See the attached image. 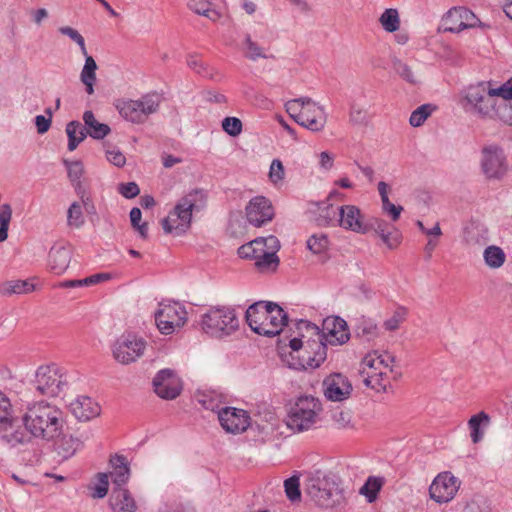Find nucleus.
I'll return each instance as SVG.
<instances>
[{"mask_svg": "<svg viewBox=\"0 0 512 512\" xmlns=\"http://www.w3.org/2000/svg\"><path fill=\"white\" fill-rule=\"evenodd\" d=\"M22 423L32 436L49 441L60 435L64 425L63 413L56 406L41 401L28 408Z\"/></svg>", "mask_w": 512, "mask_h": 512, "instance_id": "obj_1", "label": "nucleus"}, {"mask_svg": "<svg viewBox=\"0 0 512 512\" xmlns=\"http://www.w3.org/2000/svg\"><path fill=\"white\" fill-rule=\"evenodd\" d=\"M246 321L257 334L274 337L279 335L288 323V314L277 303L259 301L246 310Z\"/></svg>", "mask_w": 512, "mask_h": 512, "instance_id": "obj_2", "label": "nucleus"}, {"mask_svg": "<svg viewBox=\"0 0 512 512\" xmlns=\"http://www.w3.org/2000/svg\"><path fill=\"white\" fill-rule=\"evenodd\" d=\"M304 492L310 501L321 508H334L344 500L339 478L320 470L307 474Z\"/></svg>", "mask_w": 512, "mask_h": 512, "instance_id": "obj_3", "label": "nucleus"}, {"mask_svg": "<svg viewBox=\"0 0 512 512\" xmlns=\"http://www.w3.org/2000/svg\"><path fill=\"white\" fill-rule=\"evenodd\" d=\"M350 338V333L345 320L338 316L327 317L323 320L320 330V341H310L314 355L304 358L309 368H317L327 357V345H343Z\"/></svg>", "mask_w": 512, "mask_h": 512, "instance_id": "obj_4", "label": "nucleus"}, {"mask_svg": "<svg viewBox=\"0 0 512 512\" xmlns=\"http://www.w3.org/2000/svg\"><path fill=\"white\" fill-rule=\"evenodd\" d=\"M207 202L203 189H193L179 199L173 211L162 220V228L166 234L173 231L179 235L186 232L191 224L192 213L202 210Z\"/></svg>", "mask_w": 512, "mask_h": 512, "instance_id": "obj_5", "label": "nucleus"}, {"mask_svg": "<svg viewBox=\"0 0 512 512\" xmlns=\"http://www.w3.org/2000/svg\"><path fill=\"white\" fill-rule=\"evenodd\" d=\"M490 86L491 82H479L476 85H470L465 90L463 107L480 118L502 119L500 109L502 107L507 108V103L499 102L494 98L493 94L490 93Z\"/></svg>", "mask_w": 512, "mask_h": 512, "instance_id": "obj_6", "label": "nucleus"}, {"mask_svg": "<svg viewBox=\"0 0 512 512\" xmlns=\"http://www.w3.org/2000/svg\"><path fill=\"white\" fill-rule=\"evenodd\" d=\"M285 108L297 124L312 132H320L324 129L327 121L325 110L310 97L289 100Z\"/></svg>", "mask_w": 512, "mask_h": 512, "instance_id": "obj_7", "label": "nucleus"}, {"mask_svg": "<svg viewBox=\"0 0 512 512\" xmlns=\"http://www.w3.org/2000/svg\"><path fill=\"white\" fill-rule=\"evenodd\" d=\"M323 411L321 401L313 396H300L290 406L287 417V426L295 432L311 429L318 421Z\"/></svg>", "mask_w": 512, "mask_h": 512, "instance_id": "obj_8", "label": "nucleus"}, {"mask_svg": "<svg viewBox=\"0 0 512 512\" xmlns=\"http://www.w3.org/2000/svg\"><path fill=\"white\" fill-rule=\"evenodd\" d=\"M201 327L205 333L221 338L234 333L239 327V320L230 307H212L202 316Z\"/></svg>", "mask_w": 512, "mask_h": 512, "instance_id": "obj_9", "label": "nucleus"}, {"mask_svg": "<svg viewBox=\"0 0 512 512\" xmlns=\"http://www.w3.org/2000/svg\"><path fill=\"white\" fill-rule=\"evenodd\" d=\"M31 384L39 395L57 397L67 387L68 380L56 364H47L37 368Z\"/></svg>", "mask_w": 512, "mask_h": 512, "instance_id": "obj_10", "label": "nucleus"}, {"mask_svg": "<svg viewBox=\"0 0 512 512\" xmlns=\"http://www.w3.org/2000/svg\"><path fill=\"white\" fill-rule=\"evenodd\" d=\"M161 96L157 93H148L138 100H121L116 108L126 121L140 124L144 123L151 114L158 111Z\"/></svg>", "mask_w": 512, "mask_h": 512, "instance_id": "obj_11", "label": "nucleus"}, {"mask_svg": "<svg viewBox=\"0 0 512 512\" xmlns=\"http://www.w3.org/2000/svg\"><path fill=\"white\" fill-rule=\"evenodd\" d=\"M146 341L135 334H122L112 346L113 358L120 364L129 365L143 356Z\"/></svg>", "mask_w": 512, "mask_h": 512, "instance_id": "obj_12", "label": "nucleus"}, {"mask_svg": "<svg viewBox=\"0 0 512 512\" xmlns=\"http://www.w3.org/2000/svg\"><path fill=\"white\" fill-rule=\"evenodd\" d=\"M186 315L185 308L178 303L160 304V309L155 312V322L162 334L169 335L186 323Z\"/></svg>", "mask_w": 512, "mask_h": 512, "instance_id": "obj_13", "label": "nucleus"}, {"mask_svg": "<svg viewBox=\"0 0 512 512\" xmlns=\"http://www.w3.org/2000/svg\"><path fill=\"white\" fill-rule=\"evenodd\" d=\"M482 171L487 178L500 179L507 172L506 156L502 148L489 145L482 149Z\"/></svg>", "mask_w": 512, "mask_h": 512, "instance_id": "obj_14", "label": "nucleus"}, {"mask_svg": "<svg viewBox=\"0 0 512 512\" xmlns=\"http://www.w3.org/2000/svg\"><path fill=\"white\" fill-rule=\"evenodd\" d=\"M460 487V481L451 472L439 473L429 487L430 498L442 504L451 501Z\"/></svg>", "mask_w": 512, "mask_h": 512, "instance_id": "obj_15", "label": "nucleus"}, {"mask_svg": "<svg viewBox=\"0 0 512 512\" xmlns=\"http://www.w3.org/2000/svg\"><path fill=\"white\" fill-rule=\"evenodd\" d=\"M152 384L157 396L165 400L177 398L183 389L181 379L171 369L160 370L153 378Z\"/></svg>", "mask_w": 512, "mask_h": 512, "instance_id": "obj_16", "label": "nucleus"}, {"mask_svg": "<svg viewBox=\"0 0 512 512\" xmlns=\"http://www.w3.org/2000/svg\"><path fill=\"white\" fill-rule=\"evenodd\" d=\"M245 214L251 225L261 227L273 219L275 212L269 199L264 196H256L246 205Z\"/></svg>", "mask_w": 512, "mask_h": 512, "instance_id": "obj_17", "label": "nucleus"}, {"mask_svg": "<svg viewBox=\"0 0 512 512\" xmlns=\"http://www.w3.org/2000/svg\"><path fill=\"white\" fill-rule=\"evenodd\" d=\"M478 19L472 11L464 7L450 9L443 18L444 30L459 33L464 29L477 25Z\"/></svg>", "mask_w": 512, "mask_h": 512, "instance_id": "obj_18", "label": "nucleus"}, {"mask_svg": "<svg viewBox=\"0 0 512 512\" xmlns=\"http://www.w3.org/2000/svg\"><path fill=\"white\" fill-rule=\"evenodd\" d=\"M353 388L351 382L341 373H333L323 381V392L330 401H344L351 395Z\"/></svg>", "mask_w": 512, "mask_h": 512, "instance_id": "obj_19", "label": "nucleus"}, {"mask_svg": "<svg viewBox=\"0 0 512 512\" xmlns=\"http://www.w3.org/2000/svg\"><path fill=\"white\" fill-rule=\"evenodd\" d=\"M249 415L243 409L224 407L218 410V420L226 432H244L249 426Z\"/></svg>", "mask_w": 512, "mask_h": 512, "instance_id": "obj_20", "label": "nucleus"}, {"mask_svg": "<svg viewBox=\"0 0 512 512\" xmlns=\"http://www.w3.org/2000/svg\"><path fill=\"white\" fill-rule=\"evenodd\" d=\"M0 441L13 448L28 443L30 436L20 428L19 419L12 416L0 422Z\"/></svg>", "mask_w": 512, "mask_h": 512, "instance_id": "obj_21", "label": "nucleus"}, {"mask_svg": "<svg viewBox=\"0 0 512 512\" xmlns=\"http://www.w3.org/2000/svg\"><path fill=\"white\" fill-rule=\"evenodd\" d=\"M338 226L361 234L369 231V225L363 221L361 210L355 205L339 207Z\"/></svg>", "mask_w": 512, "mask_h": 512, "instance_id": "obj_22", "label": "nucleus"}, {"mask_svg": "<svg viewBox=\"0 0 512 512\" xmlns=\"http://www.w3.org/2000/svg\"><path fill=\"white\" fill-rule=\"evenodd\" d=\"M310 212L314 214V221L318 226H338L339 207H335L328 200L311 203Z\"/></svg>", "mask_w": 512, "mask_h": 512, "instance_id": "obj_23", "label": "nucleus"}, {"mask_svg": "<svg viewBox=\"0 0 512 512\" xmlns=\"http://www.w3.org/2000/svg\"><path fill=\"white\" fill-rule=\"evenodd\" d=\"M71 413L80 421H89L101 413L100 405L88 396H79L69 404Z\"/></svg>", "mask_w": 512, "mask_h": 512, "instance_id": "obj_24", "label": "nucleus"}, {"mask_svg": "<svg viewBox=\"0 0 512 512\" xmlns=\"http://www.w3.org/2000/svg\"><path fill=\"white\" fill-rule=\"evenodd\" d=\"M72 250L69 245L56 244L52 246L48 255V265L55 274H62L69 267Z\"/></svg>", "mask_w": 512, "mask_h": 512, "instance_id": "obj_25", "label": "nucleus"}, {"mask_svg": "<svg viewBox=\"0 0 512 512\" xmlns=\"http://www.w3.org/2000/svg\"><path fill=\"white\" fill-rule=\"evenodd\" d=\"M109 505L114 512H135L136 503L130 492L124 487H113Z\"/></svg>", "mask_w": 512, "mask_h": 512, "instance_id": "obj_26", "label": "nucleus"}, {"mask_svg": "<svg viewBox=\"0 0 512 512\" xmlns=\"http://www.w3.org/2000/svg\"><path fill=\"white\" fill-rule=\"evenodd\" d=\"M83 129L84 133L87 136H90L93 139L101 140L104 139L110 132V127L105 124L99 122L96 118L94 113L91 110H87L83 113Z\"/></svg>", "mask_w": 512, "mask_h": 512, "instance_id": "obj_27", "label": "nucleus"}, {"mask_svg": "<svg viewBox=\"0 0 512 512\" xmlns=\"http://www.w3.org/2000/svg\"><path fill=\"white\" fill-rule=\"evenodd\" d=\"M296 329L298 335L305 339V355L302 358L304 359L308 355L313 356L314 351L312 346H308V342L320 341V328L308 320L301 319L296 323Z\"/></svg>", "mask_w": 512, "mask_h": 512, "instance_id": "obj_28", "label": "nucleus"}, {"mask_svg": "<svg viewBox=\"0 0 512 512\" xmlns=\"http://www.w3.org/2000/svg\"><path fill=\"white\" fill-rule=\"evenodd\" d=\"M110 463L113 468L110 472L113 487H123L130 477V468L126 458L122 455H115L111 458Z\"/></svg>", "mask_w": 512, "mask_h": 512, "instance_id": "obj_29", "label": "nucleus"}, {"mask_svg": "<svg viewBox=\"0 0 512 512\" xmlns=\"http://www.w3.org/2000/svg\"><path fill=\"white\" fill-rule=\"evenodd\" d=\"M82 442L72 435H63L54 443V450L61 460L72 457L81 447Z\"/></svg>", "mask_w": 512, "mask_h": 512, "instance_id": "obj_30", "label": "nucleus"}, {"mask_svg": "<svg viewBox=\"0 0 512 512\" xmlns=\"http://www.w3.org/2000/svg\"><path fill=\"white\" fill-rule=\"evenodd\" d=\"M85 57V64L82 68V71L80 73V80L85 86V92L88 95H92L94 93V85L96 83L97 77H96V70L98 68L96 61L94 58L90 55H88V52L86 51V55H83Z\"/></svg>", "mask_w": 512, "mask_h": 512, "instance_id": "obj_31", "label": "nucleus"}, {"mask_svg": "<svg viewBox=\"0 0 512 512\" xmlns=\"http://www.w3.org/2000/svg\"><path fill=\"white\" fill-rule=\"evenodd\" d=\"M35 286L28 280H10L0 283V295L28 294L34 291Z\"/></svg>", "mask_w": 512, "mask_h": 512, "instance_id": "obj_32", "label": "nucleus"}, {"mask_svg": "<svg viewBox=\"0 0 512 512\" xmlns=\"http://www.w3.org/2000/svg\"><path fill=\"white\" fill-rule=\"evenodd\" d=\"M84 130L83 125L77 120H72L66 124L65 132L68 137L67 147L69 151H74L86 139Z\"/></svg>", "mask_w": 512, "mask_h": 512, "instance_id": "obj_33", "label": "nucleus"}, {"mask_svg": "<svg viewBox=\"0 0 512 512\" xmlns=\"http://www.w3.org/2000/svg\"><path fill=\"white\" fill-rule=\"evenodd\" d=\"M489 423V416L485 412H479L476 415H473L469 421L468 426L471 431V439L473 443H478L482 437L483 432L480 430L481 424H488Z\"/></svg>", "mask_w": 512, "mask_h": 512, "instance_id": "obj_34", "label": "nucleus"}, {"mask_svg": "<svg viewBox=\"0 0 512 512\" xmlns=\"http://www.w3.org/2000/svg\"><path fill=\"white\" fill-rule=\"evenodd\" d=\"M379 22L386 32L392 33L399 29L400 18L397 9H386L380 16Z\"/></svg>", "mask_w": 512, "mask_h": 512, "instance_id": "obj_35", "label": "nucleus"}, {"mask_svg": "<svg viewBox=\"0 0 512 512\" xmlns=\"http://www.w3.org/2000/svg\"><path fill=\"white\" fill-rule=\"evenodd\" d=\"M506 256L504 251L497 246H489L484 251L485 263L491 268H499L505 262Z\"/></svg>", "mask_w": 512, "mask_h": 512, "instance_id": "obj_36", "label": "nucleus"}, {"mask_svg": "<svg viewBox=\"0 0 512 512\" xmlns=\"http://www.w3.org/2000/svg\"><path fill=\"white\" fill-rule=\"evenodd\" d=\"M392 64L394 72L404 81L410 84L418 83V79L415 72L413 71L412 67L409 66L407 63L403 62L400 59H394Z\"/></svg>", "mask_w": 512, "mask_h": 512, "instance_id": "obj_37", "label": "nucleus"}, {"mask_svg": "<svg viewBox=\"0 0 512 512\" xmlns=\"http://www.w3.org/2000/svg\"><path fill=\"white\" fill-rule=\"evenodd\" d=\"M255 265L261 271H275L279 265L277 253L266 250L258 259L255 260Z\"/></svg>", "mask_w": 512, "mask_h": 512, "instance_id": "obj_38", "label": "nucleus"}, {"mask_svg": "<svg viewBox=\"0 0 512 512\" xmlns=\"http://www.w3.org/2000/svg\"><path fill=\"white\" fill-rule=\"evenodd\" d=\"M369 230L374 229L379 236L381 237L382 241L389 247L394 248L395 245H393L390 242V231H389V224L380 218H372L368 223Z\"/></svg>", "mask_w": 512, "mask_h": 512, "instance_id": "obj_39", "label": "nucleus"}, {"mask_svg": "<svg viewBox=\"0 0 512 512\" xmlns=\"http://www.w3.org/2000/svg\"><path fill=\"white\" fill-rule=\"evenodd\" d=\"M244 54L248 59L252 61H256L258 58H268L263 49L255 41L252 40L249 34H246L244 40Z\"/></svg>", "mask_w": 512, "mask_h": 512, "instance_id": "obj_40", "label": "nucleus"}, {"mask_svg": "<svg viewBox=\"0 0 512 512\" xmlns=\"http://www.w3.org/2000/svg\"><path fill=\"white\" fill-rule=\"evenodd\" d=\"M434 107L430 104H423L414 110L410 115V125L413 127L421 126L425 120L431 115Z\"/></svg>", "mask_w": 512, "mask_h": 512, "instance_id": "obj_41", "label": "nucleus"}, {"mask_svg": "<svg viewBox=\"0 0 512 512\" xmlns=\"http://www.w3.org/2000/svg\"><path fill=\"white\" fill-rule=\"evenodd\" d=\"M381 486L382 481L380 478L369 477L366 483L361 487L360 494L366 496L369 502H373L376 499Z\"/></svg>", "mask_w": 512, "mask_h": 512, "instance_id": "obj_42", "label": "nucleus"}, {"mask_svg": "<svg viewBox=\"0 0 512 512\" xmlns=\"http://www.w3.org/2000/svg\"><path fill=\"white\" fill-rule=\"evenodd\" d=\"M64 165L68 171V177L70 181L77 187L80 186V178L83 175L84 168L81 161H68L63 160Z\"/></svg>", "mask_w": 512, "mask_h": 512, "instance_id": "obj_43", "label": "nucleus"}, {"mask_svg": "<svg viewBox=\"0 0 512 512\" xmlns=\"http://www.w3.org/2000/svg\"><path fill=\"white\" fill-rule=\"evenodd\" d=\"M67 222L69 226L79 228L84 224L82 207L79 202H73L67 212Z\"/></svg>", "mask_w": 512, "mask_h": 512, "instance_id": "obj_44", "label": "nucleus"}, {"mask_svg": "<svg viewBox=\"0 0 512 512\" xmlns=\"http://www.w3.org/2000/svg\"><path fill=\"white\" fill-rule=\"evenodd\" d=\"M407 316V309L405 307H398L393 315L384 321V328L388 331H395L399 328L400 324L405 321Z\"/></svg>", "mask_w": 512, "mask_h": 512, "instance_id": "obj_45", "label": "nucleus"}, {"mask_svg": "<svg viewBox=\"0 0 512 512\" xmlns=\"http://www.w3.org/2000/svg\"><path fill=\"white\" fill-rule=\"evenodd\" d=\"M109 489V476L106 473L97 474V483L92 487L91 496L95 499L104 498Z\"/></svg>", "mask_w": 512, "mask_h": 512, "instance_id": "obj_46", "label": "nucleus"}, {"mask_svg": "<svg viewBox=\"0 0 512 512\" xmlns=\"http://www.w3.org/2000/svg\"><path fill=\"white\" fill-rule=\"evenodd\" d=\"M328 244H329L328 238L324 234L312 235L307 240L308 249L315 254H320V253L324 252L328 248Z\"/></svg>", "mask_w": 512, "mask_h": 512, "instance_id": "obj_47", "label": "nucleus"}, {"mask_svg": "<svg viewBox=\"0 0 512 512\" xmlns=\"http://www.w3.org/2000/svg\"><path fill=\"white\" fill-rule=\"evenodd\" d=\"M299 477L292 476L284 481L287 498L292 501H298L301 498Z\"/></svg>", "mask_w": 512, "mask_h": 512, "instance_id": "obj_48", "label": "nucleus"}, {"mask_svg": "<svg viewBox=\"0 0 512 512\" xmlns=\"http://www.w3.org/2000/svg\"><path fill=\"white\" fill-rule=\"evenodd\" d=\"M12 216V210L9 204H3L0 212V242L8 237V227Z\"/></svg>", "mask_w": 512, "mask_h": 512, "instance_id": "obj_49", "label": "nucleus"}, {"mask_svg": "<svg viewBox=\"0 0 512 512\" xmlns=\"http://www.w3.org/2000/svg\"><path fill=\"white\" fill-rule=\"evenodd\" d=\"M349 122L352 125L357 126L366 125L368 123L367 110L355 104L351 105L349 112Z\"/></svg>", "mask_w": 512, "mask_h": 512, "instance_id": "obj_50", "label": "nucleus"}, {"mask_svg": "<svg viewBox=\"0 0 512 512\" xmlns=\"http://www.w3.org/2000/svg\"><path fill=\"white\" fill-rule=\"evenodd\" d=\"M365 386L377 391H385L386 383L383 378V372H374L373 374H368L363 380Z\"/></svg>", "mask_w": 512, "mask_h": 512, "instance_id": "obj_51", "label": "nucleus"}, {"mask_svg": "<svg viewBox=\"0 0 512 512\" xmlns=\"http://www.w3.org/2000/svg\"><path fill=\"white\" fill-rule=\"evenodd\" d=\"M59 32L62 35L69 37L72 41L78 44L82 55H86V45L84 37L74 28L69 26H63L59 28Z\"/></svg>", "mask_w": 512, "mask_h": 512, "instance_id": "obj_52", "label": "nucleus"}, {"mask_svg": "<svg viewBox=\"0 0 512 512\" xmlns=\"http://www.w3.org/2000/svg\"><path fill=\"white\" fill-rule=\"evenodd\" d=\"M223 130L230 136H238L242 132V122L236 117H226L222 121Z\"/></svg>", "mask_w": 512, "mask_h": 512, "instance_id": "obj_53", "label": "nucleus"}, {"mask_svg": "<svg viewBox=\"0 0 512 512\" xmlns=\"http://www.w3.org/2000/svg\"><path fill=\"white\" fill-rule=\"evenodd\" d=\"M334 424L338 429H345L352 427V414L350 411H336L332 415Z\"/></svg>", "mask_w": 512, "mask_h": 512, "instance_id": "obj_54", "label": "nucleus"}, {"mask_svg": "<svg viewBox=\"0 0 512 512\" xmlns=\"http://www.w3.org/2000/svg\"><path fill=\"white\" fill-rule=\"evenodd\" d=\"M490 93L493 94L494 98L496 96L501 97L504 100L503 102L512 100V77L498 88L490 86Z\"/></svg>", "mask_w": 512, "mask_h": 512, "instance_id": "obj_55", "label": "nucleus"}, {"mask_svg": "<svg viewBox=\"0 0 512 512\" xmlns=\"http://www.w3.org/2000/svg\"><path fill=\"white\" fill-rule=\"evenodd\" d=\"M358 330V335L366 337L368 341L378 336V327L371 321H363V323L358 327Z\"/></svg>", "mask_w": 512, "mask_h": 512, "instance_id": "obj_56", "label": "nucleus"}, {"mask_svg": "<svg viewBox=\"0 0 512 512\" xmlns=\"http://www.w3.org/2000/svg\"><path fill=\"white\" fill-rule=\"evenodd\" d=\"M270 180L276 184L284 178V167L280 160L274 159L270 165L269 171Z\"/></svg>", "mask_w": 512, "mask_h": 512, "instance_id": "obj_57", "label": "nucleus"}, {"mask_svg": "<svg viewBox=\"0 0 512 512\" xmlns=\"http://www.w3.org/2000/svg\"><path fill=\"white\" fill-rule=\"evenodd\" d=\"M118 190L127 199H132L140 193V188L135 182L121 183Z\"/></svg>", "mask_w": 512, "mask_h": 512, "instance_id": "obj_58", "label": "nucleus"}, {"mask_svg": "<svg viewBox=\"0 0 512 512\" xmlns=\"http://www.w3.org/2000/svg\"><path fill=\"white\" fill-rule=\"evenodd\" d=\"M187 65L189 68H191L193 71H195L199 75H202V76L209 75L205 64L195 55H190L187 58Z\"/></svg>", "mask_w": 512, "mask_h": 512, "instance_id": "obj_59", "label": "nucleus"}, {"mask_svg": "<svg viewBox=\"0 0 512 512\" xmlns=\"http://www.w3.org/2000/svg\"><path fill=\"white\" fill-rule=\"evenodd\" d=\"M106 157L110 163L117 167H122L126 163L125 156L122 154V152L115 148L106 150Z\"/></svg>", "mask_w": 512, "mask_h": 512, "instance_id": "obj_60", "label": "nucleus"}, {"mask_svg": "<svg viewBox=\"0 0 512 512\" xmlns=\"http://www.w3.org/2000/svg\"><path fill=\"white\" fill-rule=\"evenodd\" d=\"M12 416V408L9 398L0 392V422Z\"/></svg>", "mask_w": 512, "mask_h": 512, "instance_id": "obj_61", "label": "nucleus"}, {"mask_svg": "<svg viewBox=\"0 0 512 512\" xmlns=\"http://www.w3.org/2000/svg\"><path fill=\"white\" fill-rule=\"evenodd\" d=\"M382 209L385 213L390 215L393 221H397L400 217L401 212L403 211L402 206H396L390 202V200H385L382 202Z\"/></svg>", "mask_w": 512, "mask_h": 512, "instance_id": "obj_62", "label": "nucleus"}, {"mask_svg": "<svg viewBox=\"0 0 512 512\" xmlns=\"http://www.w3.org/2000/svg\"><path fill=\"white\" fill-rule=\"evenodd\" d=\"M259 241H250L249 243H246L238 248V255L240 258L243 259H254V248L253 246H259Z\"/></svg>", "mask_w": 512, "mask_h": 512, "instance_id": "obj_63", "label": "nucleus"}, {"mask_svg": "<svg viewBox=\"0 0 512 512\" xmlns=\"http://www.w3.org/2000/svg\"><path fill=\"white\" fill-rule=\"evenodd\" d=\"M199 403L207 410L217 411L220 410L219 402L212 394H203L201 398H199Z\"/></svg>", "mask_w": 512, "mask_h": 512, "instance_id": "obj_64", "label": "nucleus"}]
</instances>
